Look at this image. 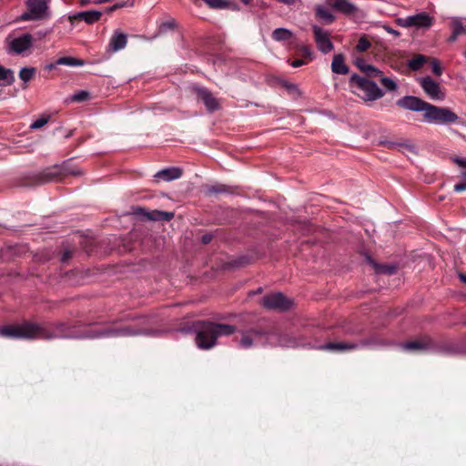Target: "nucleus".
Wrapping results in <instances>:
<instances>
[{
    "label": "nucleus",
    "mask_w": 466,
    "mask_h": 466,
    "mask_svg": "<svg viewBox=\"0 0 466 466\" xmlns=\"http://www.w3.org/2000/svg\"><path fill=\"white\" fill-rule=\"evenodd\" d=\"M459 277H460V279H461L463 283H465V284H466V275H464V274H460V275H459Z\"/></svg>",
    "instance_id": "obj_52"
},
{
    "label": "nucleus",
    "mask_w": 466,
    "mask_h": 466,
    "mask_svg": "<svg viewBox=\"0 0 466 466\" xmlns=\"http://www.w3.org/2000/svg\"><path fill=\"white\" fill-rule=\"evenodd\" d=\"M380 83L383 86V87L388 91H395L398 87L396 82L387 76H380Z\"/></svg>",
    "instance_id": "obj_32"
},
{
    "label": "nucleus",
    "mask_w": 466,
    "mask_h": 466,
    "mask_svg": "<svg viewBox=\"0 0 466 466\" xmlns=\"http://www.w3.org/2000/svg\"><path fill=\"white\" fill-rule=\"evenodd\" d=\"M66 324L56 325V333L48 330L46 325L32 322L8 325L0 329V336L10 339H50L53 338H103V337H129L147 333L144 330L134 329L131 326L116 328H103L85 334H76L73 331H66Z\"/></svg>",
    "instance_id": "obj_1"
},
{
    "label": "nucleus",
    "mask_w": 466,
    "mask_h": 466,
    "mask_svg": "<svg viewBox=\"0 0 466 466\" xmlns=\"http://www.w3.org/2000/svg\"><path fill=\"white\" fill-rule=\"evenodd\" d=\"M428 102L422 100L420 97L413 96H406L397 101V105L402 108L414 111L423 112L427 106Z\"/></svg>",
    "instance_id": "obj_14"
},
{
    "label": "nucleus",
    "mask_w": 466,
    "mask_h": 466,
    "mask_svg": "<svg viewBox=\"0 0 466 466\" xmlns=\"http://www.w3.org/2000/svg\"><path fill=\"white\" fill-rule=\"evenodd\" d=\"M361 71L370 77H377L382 76V72L380 70L369 64H367L364 67H361Z\"/></svg>",
    "instance_id": "obj_33"
},
{
    "label": "nucleus",
    "mask_w": 466,
    "mask_h": 466,
    "mask_svg": "<svg viewBox=\"0 0 466 466\" xmlns=\"http://www.w3.org/2000/svg\"><path fill=\"white\" fill-rule=\"evenodd\" d=\"M235 332L236 327L233 325L204 321L197 329L195 341L198 348L209 350L216 345L218 337L229 336Z\"/></svg>",
    "instance_id": "obj_2"
},
{
    "label": "nucleus",
    "mask_w": 466,
    "mask_h": 466,
    "mask_svg": "<svg viewBox=\"0 0 466 466\" xmlns=\"http://www.w3.org/2000/svg\"><path fill=\"white\" fill-rule=\"evenodd\" d=\"M367 63L363 59H358L356 61V66L361 70V67H364Z\"/></svg>",
    "instance_id": "obj_46"
},
{
    "label": "nucleus",
    "mask_w": 466,
    "mask_h": 466,
    "mask_svg": "<svg viewBox=\"0 0 466 466\" xmlns=\"http://www.w3.org/2000/svg\"><path fill=\"white\" fill-rule=\"evenodd\" d=\"M56 64H48L46 66V69L48 71H51L56 68Z\"/></svg>",
    "instance_id": "obj_50"
},
{
    "label": "nucleus",
    "mask_w": 466,
    "mask_h": 466,
    "mask_svg": "<svg viewBox=\"0 0 466 466\" xmlns=\"http://www.w3.org/2000/svg\"><path fill=\"white\" fill-rule=\"evenodd\" d=\"M466 190V182H461L454 185L455 192H461Z\"/></svg>",
    "instance_id": "obj_41"
},
{
    "label": "nucleus",
    "mask_w": 466,
    "mask_h": 466,
    "mask_svg": "<svg viewBox=\"0 0 466 466\" xmlns=\"http://www.w3.org/2000/svg\"><path fill=\"white\" fill-rule=\"evenodd\" d=\"M432 346L431 340L428 338L400 344V349L407 351H424L431 349Z\"/></svg>",
    "instance_id": "obj_16"
},
{
    "label": "nucleus",
    "mask_w": 466,
    "mask_h": 466,
    "mask_svg": "<svg viewBox=\"0 0 466 466\" xmlns=\"http://www.w3.org/2000/svg\"><path fill=\"white\" fill-rule=\"evenodd\" d=\"M301 50H302L303 54H304L306 56L311 57V56H312V52H311L310 47H309V46H303L301 47Z\"/></svg>",
    "instance_id": "obj_43"
},
{
    "label": "nucleus",
    "mask_w": 466,
    "mask_h": 466,
    "mask_svg": "<svg viewBox=\"0 0 466 466\" xmlns=\"http://www.w3.org/2000/svg\"><path fill=\"white\" fill-rule=\"evenodd\" d=\"M458 35L455 34L454 31H452V34L451 35V36L449 37V42H454L456 41V39L458 38Z\"/></svg>",
    "instance_id": "obj_48"
},
{
    "label": "nucleus",
    "mask_w": 466,
    "mask_h": 466,
    "mask_svg": "<svg viewBox=\"0 0 466 466\" xmlns=\"http://www.w3.org/2000/svg\"><path fill=\"white\" fill-rule=\"evenodd\" d=\"M80 5L82 6L88 5L89 3L93 2L92 0H79Z\"/></svg>",
    "instance_id": "obj_51"
},
{
    "label": "nucleus",
    "mask_w": 466,
    "mask_h": 466,
    "mask_svg": "<svg viewBox=\"0 0 466 466\" xmlns=\"http://www.w3.org/2000/svg\"><path fill=\"white\" fill-rule=\"evenodd\" d=\"M406 25L409 26L429 27L431 25V18L426 13L410 15L406 18Z\"/></svg>",
    "instance_id": "obj_19"
},
{
    "label": "nucleus",
    "mask_w": 466,
    "mask_h": 466,
    "mask_svg": "<svg viewBox=\"0 0 466 466\" xmlns=\"http://www.w3.org/2000/svg\"><path fill=\"white\" fill-rule=\"evenodd\" d=\"M325 4L346 15H353L358 10L357 6L349 0H325Z\"/></svg>",
    "instance_id": "obj_15"
},
{
    "label": "nucleus",
    "mask_w": 466,
    "mask_h": 466,
    "mask_svg": "<svg viewBox=\"0 0 466 466\" xmlns=\"http://www.w3.org/2000/svg\"><path fill=\"white\" fill-rule=\"evenodd\" d=\"M315 15L327 25L333 23L335 20V16L328 8V5H317L315 6Z\"/></svg>",
    "instance_id": "obj_22"
},
{
    "label": "nucleus",
    "mask_w": 466,
    "mask_h": 466,
    "mask_svg": "<svg viewBox=\"0 0 466 466\" xmlns=\"http://www.w3.org/2000/svg\"><path fill=\"white\" fill-rule=\"evenodd\" d=\"M127 36L126 34L116 31L114 35L111 36L109 43H108V51L111 53L117 52L127 46Z\"/></svg>",
    "instance_id": "obj_17"
},
{
    "label": "nucleus",
    "mask_w": 466,
    "mask_h": 466,
    "mask_svg": "<svg viewBox=\"0 0 466 466\" xmlns=\"http://www.w3.org/2000/svg\"><path fill=\"white\" fill-rule=\"evenodd\" d=\"M209 192H211V193H221V192H225V188H224L223 186H221L219 187H211L209 189Z\"/></svg>",
    "instance_id": "obj_45"
},
{
    "label": "nucleus",
    "mask_w": 466,
    "mask_h": 466,
    "mask_svg": "<svg viewBox=\"0 0 466 466\" xmlns=\"http://www.w3.org/2000/svg\"><path fill=\"white\" fill-rule=\"evenodd\" d=\"M89 97V93L86 91H79L72 96V100L76 102L85 101Z\"/></svg>",
    "instance_id": "obj_37"
},
{
    "label": "nucleus",
    "mask_w": 466,
    "mask_h": 466,
    "mask_svg": "<svg viewBox=\"0 0 466 466\" xmlns=\"http://www.w3.org/2000/svg\"><path fill=\"white\" fill-rule=\"evenodd\" d=\"M212 235L211 234H205L202 236V243L208 244L211 241Z\"/></svg>",
    "instance_id": "obj_44"
},
{
    "label": "nucleus",
    "mask_w": 466,
    "mask_h": 466,
    "mask_svg": "<svg viewBox=\"0 0 466 466\" xmlns=\"http://www.w3.org/2000/svg\"><path fill=\"white\" fill-rule=\"evenodd\" d=\"M458 120V115L449 107H440L430 103L423 113V121L431 125L454 124Z\"/></svg>",
    "instance_id": "obj_4"
},
{
    "label": "nucleus",
    "mask_w": 466,
    "mask_h": 466,
    "mask_svg": "<svg viewBox=\"0 0 466 466\" xmlns=\"http://www.w3.org/2000/svg\"><path fill=\"white\" fill-rule=\"evenodd\" d=\"M48 120H49L48 116H43L41 117L37 118L36 120H35L34 122H32L30 125V128L31 129L41 128L48 122Z\"/></svg>",
    "instance_id": "obj_36"
},
{
    "label": "nucleus",
    "mask_w": 466,
    "mask_h": 466,
    "mask_svg": "<svg viewBox=\"0 0 466 466\" xmlns=\"http://www.w3.org/2000/svg\"><path fill=\"white\" fill-rule=\"evenodd\" d=\"M350 86L353 89V93L366 102L378 100L384 95L375 82L356 74L350 76Z\"/></svg>",
    "instance_id": "obj_3"
},
{
    "label": "nucleus",
    "mask_w": 466,
    "mask_h": 466,
    "mask_svg": "<svg viewBox=\"0 0 466 466\" xmlns=\"http://www.w3.org/2000/svg\"><path fill=\"white\" fill-rule=\"evenodd\" d=\"M102 13L99 11L90 10L76 13L70 18L76 20H84L86 24H94L101 18Z\"/></svg>",
    "instance_id": "obj_21"
},
{
    "label": "nucleus",
    "mask_w": 466,
    "mask_h": 466,
    "mask_svg": "<svg viewBox=\"0 0 466 466\" xmlns=\"http://www.w3.org/2000/svg\"><path fill=\"white\" fill-rule=\"evenodd\" d=\"M314 40L319 51L323 54L331 52L334 46L330 40V33L317 25H312Z\"/></svg>",
    "instance_id": "obj_11"
},
{
    "label": "nucleus",
    "mask_w": 466,
    "mask_h": 466,
    "mask_svg": "<svg viewBox=\"0 0 466 466\" xmlns=\"http://www.w3.org/2000/svg\"><path fill=\"white\" fill-rule=\"evenodd\" d=\"M56 65L68 66H82L85 65V61L72 56H64L56 60Z\"/></svg>",
    "instance_id": "obj_26"
},
{
    "label": "nucleus",
    "mask_w": 466,
    "mask_h": 466,
    "mask_svg": "<svg viewBox=\"0 0 466 466\" xmlns=\"http://www.w3.org/2000/svg\"><path fill=\"white\" fill-rule=\"evenodd\" d=\"M25 6L26 11L17 20L38 21L49 16V7L46 0H26Z\"/></svg>",
    "instance_id": "obj_6"
},
{
    "label": "nucleus",
    "mask_w": 466,
    "mask_h": 466,
    "mask_svg": "<svg viewBox=\"0 0 466 466\" xmlns=\"http://www.w3.org/2000/svg\"><path fill=\"white\" fill-rule=\"evenodd\" d=\"M33 43V35L29 33L9 36L6 38V51L12 55H24L32 48Z\"/></svg>",
    "instance_id": "obj_8"
},
{
    "label": "nucleus",
    "mask_w": 466,
    "mask_h": 466,
    "mask_svg": "<svg viewBox=\"0 0 466 466\" xmlns=\"http://www.w3.org/2000/svg\"><path fill=\"white\" fill-rule=\"evenodd\" d=\"M389 343L377 338H371L368 339H362L359 343L355 342H329L323 345H319L317 349L321 350L329 351H347L354 350L360 348H371L375 349L380 346H386Z\"/></svg>",
    "instance_id": "obj_5"
},
{
    "label": "nucleus",
    "mask_w": 466,
    "mask_h": 466,
    "mask_svg": "<svg viewBox=\"0 0 466 466\" xmlns=\"http://www.w3.org/2000/svg\"><path fill=\"white\" fill-rule=\"evenodd\" d=\"M239 345L243 349H248L252 346L268 347L267 332L258 329H250L242 333Z\"/></svg>",
    "instance_id": "obj_9"
},
{
    "label": "nucleus",
    "mask_w": 466,
    "mask_h": 466,
    "mask_svg": "<svg viewBox=\"0 0 466 466\" xmlns=\"http://www.w3.org/2000/svg\"><path fill=\"white\" fill-rule=\"evenodd\" d=\"M292 35L293 34L290 30L283 27L277 28L272 32V38L278 42L289 40Z\"/></svg>",
    "instance_id": "obj_25"
},
{
    "label": "nucleus",
    "mask_w": 466,
    "mask_h": 466,
    "mask_svg": "<svg viewBox=\"0 0 466 466\" xmlns=\"http://www.w3.org/2000/svg\"><path fill=\"white\" fill-rule=\"evenodd\" d=\"M69 173L72 174L73 176L82 175V172L79 169H73V170L69 171Z\"/></svg>",
    "instance_id": "obj_49"
},
{
    "label": "nucleus",
    "mask_w": 466,
    "mask_h": 466,
    "mask_svg": "<svg viewBox=\"0 0 466 466\" xmlns=\"http://www.w3.org/2000/svg\"><path fill=\"white\" fill-rule=\"evenodd\" d=\"M135 214L140 215L143 218H147V220H168L173 217L172 213L158 211V210H153L151 212L146 211L142 208H137L134 211Z\"/></svg>",
    "instance_id": "obj_18"
},
{
    "label": "nucleus",
    "mask_w": 466,
    "mask_h": 466,
    "mask_svg": "<svg viewBox=\"0 0 466 466\" xmlns=\"http://www.w3.org/2000/svg\"><path fill=\"white\" fill-rule=\"evenodd\" d=\"M176 25V23H175V20L174 19H171V20H168L167 22H164L160 25L159 26V30L161 32L163 31H166L167 29H172L174 28Z\"/></svg>",
    "instance_id": "obj_39"
},
{
    "label": "nucleus",
    "mask_w": 466,
    "mask_h": 466,
    "mask_svg": "<svg viewBox=\"0 0 466 466\" xmlns=\"http://www.w3.org/2000/svg\"><path fill=\"white\" fill-rule=\"evenodd\" d=\"M194 92L198 99H200L208 112H215L220 108V102L214 95L206 87L194 86Z\"/></svg>",
    "instance_id": "obj_13"
},
{
    "label": "nucleus",
    "mask_w": 466,
    "mask_h": 466,
    "mask_svg": "<svg viewBox=\"0 0 466 466\" xmlns=\"http://www.w3.org/2000/svg\"><path fill=\"white\" fill-rule=\"evenodd\" d=\"M426 62V56L419 55L409 61V67L413 71H418Z\"/></svg>",
    "instance_id": "obj_28"
},
{
    "label": "nucleus",
    "mask_w": 466,
    "mask_h": 466,
    "mask_svg": "<svg viewBox=\"0 0 466 466\" xmlns=\"http://www.w3.org/2000/svg\"><path fill=\"white\" fill-rule=\"evenodd\" d=\"M384 28L390 34L398 35L399 32L395 29L390 28V26H384Z\"/></svg>",
    "instance_id": "obj_47"
},
{
    "label": "nucleus",
    "mask_w": 466,
    "mask_h": 466,
    "mask_svg": "<svg viewBox=\"0 0 466 466\" xmlns=\"http://www.w3.org/2000/svg\"><path fill=\"white\" fill-rule=\"evenodd\" d=\"M370 264L373 265L374 268H376L378 272L381 273H389L393 274L396 271V268L394 266H379L375 262H373L370 258H368Z\"/></svg>",
    "instance_id": "obj_34"
},
{
    "label": "nucleus",
    "mask_w": 466,
    "mask_h": 466,
    "mask_svg": "<svg viewBox=\"0 0 466 466\" xmlns=\"http://www.w3.org/2000/svg\"><path fill=\"white\" fill-rule=\"evenodd\" d=\"M110 0H93V3L96 4V5H99V4L107 3ZM133 5H134L133 0H127L126 2H119V3L115 4L114 5L109 7L108 10L109 11H114V10H116L117 8H122V7H125V6H132Z\"/></svg>",
    "instance_id": "obj_29"
},
{
    "label": "nucleus",
    "mask_w": 466,
    "mask_h": 466,
    "mask_svg": "<svg viewBox=\"0 0 466 466\" xmlns=\"http://www.w3.org/2000/svg\"><path fill=\"white\" fill-rule=\"evenodd\" d=\"M371 46L370 41L365 36H361L356 45V50L360 53L367 51Z\"/></svg>",
    "instance_id": "obj_31"
},
{
    "label": "nucleus",
    "mask_w": 466,
    "mask_h": 466,
    "mask_svg": "<svg viewBox=\"0 0 466 466\" xmlns=\"http://www.w3.org/2000/svg\"><path fill=\"white\" fill-rule=\"evenodd\" d=\"M204 2L211 8L223 9L227 7L228 3L226 0H204Z\"/></svg>",
    "instance_id": "obj_35"
},
{
    "label": "nucleus",
    "mask_w": 466,
    "mask_h": 466,
    "mask_svg": "<svg viewBox=\"0 0 466 466\" xmlns=\"http://www.w3.org/2000/svg\"><path fill=\"white\" fill-rule=\"evenodd\" d=\"M419 83L426 93V95L432 100L441 101L445 98L446 94L441 85L434 81L430 76L419 78Z\"/></svg>",
    "instance_id": "obj_12"
},
{
    "label": "nucleus",
    "mask_w": 466,
    "mask_h": 466,
    "mask_svg": "<svg viewBox=\"0 0 466 466\" xmlns=\"http://www.w3.org/2000/svg\"><path fill=\"white\" fill-rule=\"evenodd\" d=\"M15 78L14 71L0 64V86H8L14 84Z\"/></svg>",
    "instance_id": "obj_24"
},
{
    "label": "nucleus",
    "mask_w": 466,
    "mask_h": 466,
    "mask_svg": "<svg viewBox=\"0 0 466 466\" xmlns=\"http://www.w3.org/2000/svg\"><path fill=\"white\" fill-rule=\"evenodd\" d=\"M431 66H432V72L436 75V76H441L442 74V68L441 67V65L440 63L438 62V60L434 59L432 62H431Z\"/></svg>",
    "instance_id": "obj_40"
},
{
    "label": "nucleus",
    "mask_w": 466,
    "mask_h": 466,
    "mask_svg": "<svg viewBox=\"0 0 466 466\" xmlns=\"http://www.w3.org/2000/svg\"><path fill=\"white\" fill-rule=\"evenodd\" d=\"M331 71L338 75H346L349 73V66L346 65L345 57L342 54H337L333 56Z\"/></svg>",
    "instance_id": "obj_20"
},
{
    "label": "nucleus",
    "mask_w": 466,
    "mask_h": 466,
    "mask_svg": "<svg viewBox=\"0 0 466 466\" xmlns=\"http://www.w3.org/2000/svg\"><path fill=\"white\" fill-rule=\"evenodd\" d=\"M262 305L269 309L287 310L292 306V300L277 292L266 295L262 299Z\"/></svg>",
    "instance_id": "obj_10"
},
{
    "label": "nucleus",
    "mask_w": 466,
    "mask_h": 466,
    "mask_svg": "<svg viewBox=\"0 0 466 466\" xmlns=\"http://www.w3.org/2000/svg\"><path fill=\"white\" fill-rule=\"evenodd\" d=\"M36 73L35 67H22L19 71V78L24 82L25 88L26 87L27 82L34 78Z\"/></svg>",
    "instance_id": "obj_27"
},
{
    "label": "nucleus",
    "mask_w": 466,
    "mask_h": 466,
    "mask_svg": "<svg viewBox=\"0 0 466 466\" xmlns=\"http://www.w3.org/2000/svg\"><path fill=\"white\" fill-rule=\"evenodd\" d=\"M245 5H248L249 4V0H241Z\"/></svg>",
    "instance_id": "obj_53"
},
{
    "label": "nucleus",
    "mask_w": 466,
    "mask_h": 466,
    "mask_svg": "<svg viewBox=\"0 0 466 466\" xmlns=\"http://www.w3.org/2000/svg\"><path fill=\"white\" fill-rule=\"evenodd\" d=\"M306 64H307V62L303 59H296L290 63L291 66H293V67H299Z\"/></svg>",
    "instance_id": "obj_42"
},
{
    "label": "nucleus",
    "mask_w": 466,
    "mask_h": 466,
    "mask_svg": "<svg viewBox=\"0 0 466 466\" xmlns=\"http://www.w3.org/2000/svg\"><path fill=\"white\" fill-rule=\"evenodd\" d=\"M46 33H43V34H40L41 36H46Z\"/></svg>",
    "instance_id": "obj_54"
},
{
    "label": "nucleus",
    "mask_w": 466,
    "mask_h": 466,
    "mask_svg": "<svg viewBox=\"0 0 466 466\" xmlns=\"http://www.w3.org/2000/svg\"><path fill=\"white\" fill-rule=\"evenodd\" d=\"M452 31L455 32L459 36L461 35H466V27L463 25L461 20L459 18H454L451 22Z\"/></svg>",
    "instance_id": "obj_30"
},
{
    "label": "nucleus",
    "mask_w": 466,
    "mask_h": 466,
    "mask_svg": "<svg viewBox=\"0 0 466 466\" xmlns=\"http://www.w3.org/2000/svg\"><path fill=\"white\" fill-rule=\"evenodd\" d=\"M182 176V170L178 167H168L158 171L156 177L165 181L177 179Z\"/></svg>",
    "instance_id": "obj_23"
},
{
    "label": "nucleus",
    "mask_w": 466,
    "mask_h": 466,
    "mask_svg": "<svg viewBox=\"0 0 466 466\" xmlns=\"http://www.w3.org/2000/svg\"><path fill=\"white\" fill-rule=\"evenodd\" d=\"M267 342L268 347L299 348L306 346L301 337L277 331L267 332Z\"/></svg>",
    "instance_id": "obj_7"
},
{
    "label": "nucleus",
    "mask_w": 466,
    "mask_h": 466,
    "mask_svg": "<svg viewBox=\"0 0 466 466\" xmlns=\"http://www.w3.org/2000/svg\"><path fill=\"white\" fill-rule=\"evenodd\" d=\"M455 163L464 170L461 172V177L466 178V157L455 158Z\"/></svg>",
    "instance_id": "obj_38"
}]
</instances>
